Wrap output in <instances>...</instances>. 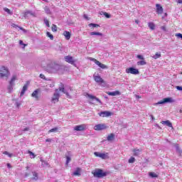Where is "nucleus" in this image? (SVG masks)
<instances>
[{
  "instance_id": "1",
  "label": "nucleus",
  "mask_w": 182,
  "mask_h": 182,
  "mask_svg": "<svg viewBox=\"0 0 182 182\" xmlns=\"http://www.w3.org/2000/svg\"><path fill=\"white\" fill-rule=\"evenodd\" d=\"M59 92H62L63 93H64V95H66L68 99H70V95H69V92H72V88H65L63 87H60L59 90H55V92H54L51 98V102L53 103H58V102H59V98L60 97V94L59 93Z\"/></svg>"
},
{
  "instance_id": "2",
  "label": "nucleus",
  "mask_w": 182,
  "mask_h": 182,
  "mask_svg": "<svg viewBox=\"0 0 182 182\" xmlns=\"http://www.w3.org/2000/svg\"><path fill=\"white\" fill-rule=\"evenodd\" d=\"M60 69V65L55 64V63H51L47 65L46 70L48 72V73H56L58 70Z\"/></svg>"
},
{
  "instance_id": "3",
  "label": "nucleus",
  "mask_w": 182,
  "mask_h": 182,
  "mask_svg": "<svg viewBox=\"0 0 182 182\" xmlns=\"http://www.w3.org/2000/svg\"><path fill=\"white\" fill-rule=\"evenodd\" d=\"M92 174H93L94 177H96L97 178H102V177H106V176H107V172H105L102 169L97 168L92 171Z\"/></svg>"
},
{
  "instance_id": "4",
  "label": "nucleus",
  "mask_w": 182,
  "mask_h": 182,
  "mask_svg": "<svg viewBox=\"0 0 182 182\" xmlns=\"http://www.w3.org/2000/svg\"><path fill=\"white\" fill-rule=\"evenodd\" d=\"M93 79L95 82H96V83L100 85L101 86H102V87H105L106 86V82L105 81V80H103V78H102V77H100V75H99V74L95 73L93 75Z\"/></svg>"
},
{
  "instance_id": "5",
  "label": "nucleus",
  "mask_w": 182,
  "mask_h": 182,
  "mask_svg": "<svg viewBox=\"0 0 182 182\" xmlns=\"http://www.w3.org/2000/svg\"><path fill=\"white\" fill-rule=\"evenodd\" d=\"M10 75L8 68L4 65L0 67V77H9Z\"/></svg>"
},
{
  "instance_id": "6",
  "label": "nucleus",
  "mask_w": 182,
  "mask_h": 182,
  "mask_svg": "<svg viewBox=\"0 0 182 182\" xmlns=\"http://www.w3.org/2000/svg\"><path fill=\"white\" fill-rule=\"evenodd\" d=\"M94 155L95 156V157H99L102 160H107L109 159V153L105 151L94 152Z\"/></svg>"
},
{
  "instance_id": "7",
  "label": "nucleus",
  "mask_w": 182,
  "mask_h": 182,
  "mask_svg": "<svg viewBox=\"0 0 182 182\" xmlns=\"http://www.w3.org/2000/svg\"><path fill=\"white\" fill-rule=\"evenodd\" d=\"M165 103H174V100L171 97L164 98L163 100L155 103L154 105L157 106V105H164Z\"/></svg>"
},
{
  "instance_id": "8",
  "label": "nucleus",
  "mask_w": 182,
  "mask_h": 182,
  "mask_svg": "<svg viewBox=\"0 0 182 182\" xmlns=\"http://www.w3.org/2000/svg\"><path fill=\"white\" fill-rule=\"evenodd\" d=\"M107 129V126L106 124H97L94 127V130L97 132H100V130H106Z\"/></svg>"
},
{
  "instance_id": "9",
  "label": "nucleus",
  "mask_w": 182,
  "mask_h": 182,
  "mask_svg": "<svg viewBox=\"0 0 182 182\" xmlns=\"http://www.w3.org/2000/svg\"><path fill=\"white\" fill-rule=\"evenodd\" d=\"M126 73H131V75H139L140 72L139 70H137V68L131 67L126 69Z\"/></svg>"
},
{
  "instance_id": "10",
  "label": "nucleus",
  "mask_w": 182,
  "mask_h": 182,
  "mask_svg": "<svg viewBox=\"0 0 182 182\" xmlns=\"http://www.w3.org/2000/svg\"><path fill=\"white\" fill-rule=\"evenodd\" d=\"M89 60H91L92 62H94L95 65L99 66V68H101V69H106V65L105 64H102V63H100L97 60L93 58H89Z\"/></svg>"
},
{
  "instance_id": "11",
  "label": "nucleus",
  "mask_w": 182,
  "mask_h": 182,
  "mask_svg": "<svg viewBox=\"0 0 182 182\" xmlns=\"http://www.w3.org/2000/svg\"><path fill=\"white\" fill-rule=\"evenodd\" d=\"M87 125L85 124L77 125L74 127V130L75 132H83V130H86Z\"/></svg>"
},
{
  "instance_id": "12",
  "label": "nucleus",
  "mask_w": 182,
  "mask_h": 182,
  "mask_svg": "<svg viewBox=\"0 0 182 182\" xmlns=\"http://www.w3.org/2000/svg\"><path fill=\"white\" fill-rule=\"evenodd\" d=\"M29 16H33V18H36V13L33 11L28 10L24 12V18H29Z\"/></svg>"
},
{
  "instance_id": "13",
  "label": "nucleus",
  "mask_w": 182,
  "mask_h": 182,
  "mask_svg": "<svg viewBox=\"0 0 182 182\" xmlns=\"http://www.w3.org/2000/svg\"><path fill=\"white\" fill-rule=\"evenodd\" d=\"M65 62H67V63H70V65H75V62H76V60H75V59H73V57L70 56V55H67L64 58Z\"/></svg>"
},
{
  "instance_id": "14",
  "label": "nucleus",
  "mask_w": 182,
  "mask_h": 182,
  "mask_svg": "<svg viewBox=\"0 0 182 182\" xmlns=\"http://www.w3.org/2000/svg\"><path fill=\"white\" fill-rule=\"evenodd\" d=\"M98 114L100 117H109V116H112V112L108 111H102Z\"/></svg>"
},
{
  "instance_id": "15",
  "label": "nucleus",
  "mask_w": 182,
  "mask_h": 182,
  "mask_svg": "<svg viewBox=\"0 0 182 182\" xmlns=\"http://www.w3.org/2000/svg\"><path fill=\"white\" fill-rule=\"evenodd\" d=\"M39 89L35 90L31 94V97H34L36 100H39Z\"/></svg>"
},
{
  "instance_id": "16",
  "label": "nucleus",
  "mask_w": 182,
  "mask_h": 182,
  "mask_svg": "<svg viewBox=\"0 0 182 182\" xmlns=\"http://www.w3.org/2000/svg\"><path fill=\"white\" fill-rule=\"evenodd\" d=\"M87 97H88V99H91L92 100H96V102H98V103H100V105H103L102 101L99 98L96 97L94 95H92L90 94H87Z\"/></svg>"
},
{
  "instance_id": "17",
  "label": "nucleus",
  "mask_w": 182,
  "mask_h": 182,
  "mask_svg": "<svg viewBox=\"0 0 182 182\" xmlns=\"http://www.w3.org/2000/svg\"><path fill=\"white\" fill-rule=\"evenodd\" d=\"M156 14H158L159 15H161V14H163V7L157 4H156Z\"/></svg>"
},
{
  "instance_id": "18",
  "label": "nucleus",
  "mask_w": 182,
  "mask_h": 182,
  "mask_svg": "<svg viewBox=\"0 0 182 182\" xmlns=\"http://www.w3.org/2000/svg\"><path fill=\"white\" fill-rule=\"evenodd\" d=\"M107 95L109 96H120L121 93L119 91L107 92Z\"/></svg>"
},
{
  "instance_id": "19",
  "label": "nucleus",
  "mask_w": 182,
  "mask_h": 182,
  "mask_svg": "<svg viewBox=\"0 0 182 182\" xmlns=\"http://www.w3.org/2000/svg\"><path fill=\"white\" fill-rule=\"evenodd\" d=\"M161 124H164V126H168V127H173V124H171V122L169 120H166V121H162Z\"/></svg>"
},
{
  "instance_id": "20",
  "label": "nucleus",
  "mask_w": 182,
  "mask_h": 182,
  "mask_svg": "<svg viewBox=\"0 0 182 182\" xmlns=\"http://www.w3.org/2000/svg\"><path fill=\"white\" fill-rule=\"evenodd\" d=\"M16 80H18V77L16 75H13L10 82H9V84L13 85V86H15V81Z\"/></svg>"
},
{
  "instance_id": "21",
  "label": "nucleus",
  "mask_w": 182,
  "mask_h": 182,
  "mask_svg": "<svg viewBox=\"0 0 182 182\" xmlns=\"http://www.w3.org/2000/svg\"><path fill=\"white\" fill-rule=\"evenodd\" d=\"M26 90H28V85H24V86L23 87V89L21 92L20 97H22V96H23L25 95V92H26Z\"/></svg>"
},
{
  "instance_id": "22",
  "label": "nucleus",
  "mask_w": 182,
  "mask_h": 182,
  "mask_svg": "<svg viewBox=\"0 0 182 182\" xmlns=\"http://www.w3.org/2000/svg\"><path fill=\"white\" fill-rule=\"evenodd\" d=\"M90 36H103V33H100V32H96V31H92L90 33Z\"/></svg>"
},
{
  "instance_id": "23",
  "label": "nucleus",
  "mask_w": 182,
  "mask_h": 182,
  "mask_svg": "<svg viewBox=\"0 0 182 182\" xmlns=\"http://www.w3.org/2000/svg\"><path fill=\"white\" fill-rule=\"evenodd\" d=\"M107 141H113L114 140V134L112 133L107 136Z\"/></svg>"
},
{
  "instance_id": "24",
  "label": "nucleus",
  "mask_w": 182,
  "mask_h": 182,
  "mask_svg": "<svg viewBox=\"0 0 182 182\" xmlns=\"http://www.w3.org/2000/svg\"><path fill=\"white\" fill-rule=\"evenodd\" d=\"M173 146L176 148V153H178V154H181L182 150L181 149H180V146H178V144H175Z\"/></svg>"
},
{
  "instance_id": "25",
  "label": "nucleus",
  "mask_w": 182,
  "mask_h": 182,
  "mask_svg": "<svg viewBox=\"0 0 182 182\" xmlns=\"http://www.w3.org/2000/svg\"><path fill=\"white\" fill-rule=\"evenodd\" d=\"M63 35L64 36H65L67 41H69V39H70V33L69 31H64Z\"/></svg>"
},
{
  "instance_id": "26",
  "label": "nucleus",
  "mask_w": 182,
  "mask_h": 182,
  "mask_svg": "<svg viewBox=\"0 0 182 182\" xmlns=\"http://www.w3.org/2000/svg\"><path fill=\"white\" fill-rule=\"evenodd\" d=\"M82 170L80 168H77L74 172H73V176H80Z\"/></svg>"
},
{
  "instance_id": "27",
  "label": "nucleus",
  "mask_w": 182,
  "mask_h": 182,
  "mask_svg": "<svg viewBox=\"0 0 182 182\" xmlns=\"http://www.w3.org/2000/svg\"><path fill=\"white\" fill-rule=\"evenodd\" d=\"M148 26L149 28H151V31H154V29L156 28V25L153 22H149L148 23Z\"/></svg>"
},
{
  "instance_id": "28",
  "label": "nucleus",
  "mask_w": 182,
  "mask_h": 182,
  "mask_svg": "<svg viewBox=\"0 0 182 182\" xmlns=\"http://www.w3.org/2000/svg\"><path fill=\"white\" fill-rule=\"evenodd\" d=\"M72 152L68 151L67 154H65L66 160H71L72 159Z\"/></svg>"
},
{
  "instance_id": "29",
  "label": "nucleus",
  "mask_w": 182,
  "mask_h": 182,
  "mask_svg": "<svg viewBox=\"0 0 182 182\" xmlns=\"http://www.w3.org/2000/svg\"><path fill=\"white\" fill-rule=\"evenodd\" d=\"M134 156H139L141 153V150L135 149L133 150Z\"/></svg>"
},
{
  "instance_id": "30",
  "label": "nucleus",
  "mask_w": 182,
  "mask_h": 182,
  "mask_svg": "<svg viewBox=\"0 0 182 182\" xmlns=\"http://www.w3.org/2000/svg\"><path fill=\"white\" fill-rule=\"evenodd\" d=\"M33 173V177L32 179L35 180L36 181H38V173L36 172H32Z\"/></svg>"
},
{
  "instance_id": "31",
  "label": "nucleus",
  "mask_w": 182,
  "mask_h": 182,
  "mask_svg": "<svg viewBox=\"0 0 182 182\" xmlns=\"http://www.w3.org/2000/svg\"><path fill=\"white\" fill-rule=\"evenodd\" d=\"M147 63L144 61V60H142L141 61L137 62L138 66H144V65H146Z\"/></svg>"
},
{
  "instance_id": "32",
  "label": "nucleus",
  "mask_w": 182,
  "mask_h": 182,
  "mask_svg": "<svg viewBox=\"0 0 182 182\" xmlns=\"http://www.w3.org/2000/svg\"><path fill=\"white\" fill-rule=\"evenodd\" d=\"M14 86H15V85H14L9 83V87H8V91L9 92V93H11V92H13V90H14Z\"/></svg>"
},
{
  "instance_id": "33",
  "label": "nucleus",
  "mask_w": 182,
  "mask_h": 182,
  "mask_svg": "<svg viewBox=\"0 0 182 182\" xmlns=\"http://www.w3.org/2000/svg\"><path fill=\"white\" fill-rule=\"evenodd\" d=\"M152 58L153 59H159V58H161V53H156Z\"/></svg>"
},
{
  "instance_id": "34",
  "label": "nucleus",
  "mask_w": 182,
  "mask_h": 182,
  "mask_svg": "<svg viewBox=\"0 0 182 182\" xmlns=\"http://www.w3.org/2000/svg\"><path fill=\"white\" fill-rule=\"evenodd\" d=\"M149 176L151 177L152 178H156V177H158L157 174H156V173L154 172H150L149 173Z\"/></svg>"
},
{
  "instance_id": "35",
  "label": "nucleus",
  "mask_w": 182,
  "mask_h": 182,
  "mask_svg": "<svg viewBox=\"0 0 182 182\" xmlns=\"http://www.w3.org/2000/svg\"><path fill=\"white\" fill-rule=\"evenodd\" d=\"M88 26H90V28H99L100 26H99V24L91 23L88 25Z\"/></svg>"
},
{
  "instance_id": "36",
  "label": "nucleus",
  "mask_w": 182,
  "mask_h": 182,
  "mask_svg": "<svg viewBox=\"0 0 182 182\" xmlns=\"http://www.w3.org/2000/svg\"><path fill=\"white\" fill-rule=\"evenodd\" d=\"M44 11H45L46 14H47V15L50 14V9H49V7L45 6Z\"/></svg>"
},
{
  "instance_id": "37",
  "label": "nucleus",
  "mask_w": 182,
  "mask_h": 182,
  "mask_svg": "<svg viewBox=\"0 0 182 182\" xmlns=\"http://www.w3.org/2000/svg\"><path fill=\"white\" fill-rule=\"evenodd\" d=\"M28 154L31 159H35V157H36V155H35V154L31 151H28Z\"/></svg>"
},
{
  "instance_id": "38",
  "label": "nucleus",
  "mask_w": 182,
  "mask_h": 182,
  "mask_svg": "<svg viewBox=\"0 0 182 182\" xmlns=\"http://www.w3.org/2000/svg\"><path fill=\"white\" fill-rule=\"evenodd\" d=\"M4 11L5 12H6L9 15H12V14H13L12 11L11 10H9V9H8V8H4Z\"/></svg>"
},
{
  "instance_id": "39",
  "label": "nucleus",
  "mask_w": 182,
  "mask_h": 182,
  "mask_svg": "<svg viewBox=\"0 0 182 182\" xmlns=\"http://www.w3.org/2000/svg\"><path fill=\"white\" fill-rule=\"evenodd\" d=\"M44 23H46L47 28H50V25H49V21L48 18H44Z\"/></svg>"
},
{
  "instance_id": "40",
  "label": "nucleus",
  "mask_w": 182,
  "mask_h": 182,
  "mask_svg": "<svg viewBox=\"0 0 182 182\" xmlns=\"http://www.w3.org/2000/svg\"><path fill=\"white\" fill-rule=\"evenodd\" d=\"M51 30L53 32H57L58 31V27L56 26V25L53 24L52 28H51Z\"/></svg>"
},
{
  "instance_id": "41",
  "label": "nucleus",
  "mask_w": 182,
  "mask_h": 182,
  "mask_svg": "<svg viewBox=\"0 0 182 182\" xmlns=\"http://www.w3.org/2000/svg\"><path fill=\"white\" fill-rule=\"evenodd\" d=\"M3 154H5L6 156H8V157H12V156H14V154H10L9 152H8V151H4V152H3Z\"/></svg>"
},
{
  "instance_id": "42",
  "label": "nucleus",
  "mask_w": 182,
  "mask_h": 182,
  "mask_svg": "<svg viewBox=\"0 0 182 182\" xmlns=\"http://www.w3.org/2000/svg\"><path fill=\"white\" fill-rule=\"evenodd\" d=\"M55 132H58V127L53 128L48 131V133H53Z\"/></svg>"
},
{
  "instance_id": "43",
  "label": "nucleus",
  "mask_w": 182,
  "mask_h": 182,
  "mask_svg": "<svg viewBox=\"0 0 182 182\" xmlns=\"http://www.w3.org/2000/svg\"><path fill=\"white\" fill-rule=\"evenodd\" d=\"M19 44L23 46V49L25 48V46H26V44L23 43V41L22 40L19 41Z\"/></svg>"
},
{
  "instance_id": "44",
  "label": "nucleus",
  "mask_w": 182,
  "mask_h": 182,
  "mask_svg": "<svg viewBox=\"0 0 182 182\" xmlns=\"http://www.w3.org/2000/svg\"><path fill=\"white\" fill-rule=\"evenodd\" d=\"M47 36H48L51 41H53V35L50 34L49 32H47Z\"/></svg>"
},
{
  "instance_id": "45",
  "label": "nucleus",
  "mask_w": 182,
  "mask_h": 182,
  "mask_svg": "<svg viewBox=\"0 0 182 182\" xmlns=\"http://www.w3.org/2000/svg\"><path fill=\"white\" fill-rule=\"evenodd\" d=\"M42 166L43 167H48V163L46 162V161H42Z\"/></svg>"
},
{
  "instance_id": "46",
  "label": "nucleus",
  "mask_w": 182,
  "mask_h": 182,
  "mask_svg": "<svg viewBox=\"0 0 182 182\" xmlns=\"http://www.w3.org/2000/svg\"><path fill=\"white\" fill-rule=\"evenodd\" d=\"M136 58H137L138 59H141V60H144V57H143V55H138L136 56Z\"/></svg>"
},
{
  "instance_id": "47",
  "label": "nucleus",
  "mask_w": 182,
  "mask_h": 182,
  "mask_svg": "<svg viewBox=\"0 0 182 182\" xmlns=\"http://www.w3.org/2000/svg\"><path fill=\"white\" fill-rule=\"evenodd\" d=\"M104 16L105 18H110V14H107V12H104Z\"/></svg>"
},
{
  "instance_id": "48",
  "label": "nucleus",
  "mask_w": 182,
  "mask_h": 182,
  "mask_svg": "<svg viewBox=\"0 0 182 182\" xmlns=\"http://www.w3.org/2000/svg\"><path fill=\"white\" fill-rule=\"evenodd\" d=\"M40 77H41V79H46L45 75H43V74H41V75H40Z\"/></svg>"
},
{
  "instance_id": "49",
  "label": "nucleus",
  "mask_w": 182,
  "mask_h": 182,
  "mask_svg": "<svg viewBox=\"0 0 182 182\" xmlns=\"http://www.w3.org/2000/svg\"><path fill=\"white\" fill-rule=\"evenodd\" d=\"M177 90H182V87L181 86H176Z\"/></svg>"
},
{
  "instance_id": "50",
  "label": "nucleus",
  "mask_w": 182,
  "mask_h": 182,
  "mask_svg": "<svg viewBox=\"0 0 182 182\" xmlns=\"http://www.w3.org/2000/svg\"><path fill=\"white\" fill-rule=\"evenodd\" d=\"M83 16H84L85 19H87V21H89V17H87V15L84 14Z\"/></svg>"
},
{
  "instance_id": "51",
  "label": "nucleus",
  "mask_w": 182,
  "mask_h": 182,
  "mask_svg": "<svg viewBox=\"0 0 182 182\" xmlns=\"http://www.w3.org/2000/svg\"><path fill=\"white\" fill-rule=\"evenodd\" d=\"M26 168L27 170H31V168H32V165L27 166Z\"/></svg>"
},
{
  "instance_id": "52",
  "label": "nucleus",
  "mask_w": 182,
  "mask_h": 182,
  "mask_svg": "<svg viewBox=\"0 0 182 182\" xmlns=\"http://www.w3.org/2000/svg\"><path fill=\"white\" fill-rule=\"evenodd\" d=\"M16 107H19V106H21V103L17 102H16Z\"/></svg>"
},
{
  "instance_id": "53",
  "label": "nucleus",
  "mask_w": 182,
  "mask_h": 182,
  "mask_svg": "<svg viewBox=\"0 0 182 182\" xmlns=\"http://www.w3.org/2000/svg\"><path fill=\"white\" fill-rule=\"evenodd\" d=\"M46 142H48V143H50V141H52V139H47L46 140Z\"/></svg>"
},
{
  "instance_id": "54",
  "label": "nucleus",
  "mask_w": 182,
  "mask_h": 182,
  "mask_svg": "<svg viewBox=\"0 0 182 182\" xmlns=\"http://www.w3.org/2000/svg\"><path fill=\"white\" fill-rule=\"evenodd\" d=\"M7 167L8 168H12V166H11L10 164H7Z\"/></svg>"
},
{
  "instance_id": "55",
  "label": "nucleus",
  "mask_w": 182,
  "mask_h": 182,
  "mask_svg": "<svg viewBox=\"0 0 182 182\" xmlns=\"http://www.w3.org/2000/svg\"><path fill=\"white\" fill-rule=\"evenodd\" d=\"M177 4H182V0H176Z\"/></svg>"
},
{
  "instance_id": "56",
  "label": "nucleus",
  "mask_w": 182,
  "mask_h": 182,
  "mask_svg": "<svg viewBox=\"0 0 182 182\" xmlns=\"http://www.w3.org/2000/svg\"><path fill=\"white\" fill-rule=\"evenodd\" d=\"M129 164L134 163V160H129Z\"/></svg>"
},
{
  "instance_id": "57",
  "label": "nucleus",
  "mask_w": 182,
  "mask_h": 182,
  "mask_svg": "<svg viewBox=\"0 0 182 182\" xmlns=\"http://www.w3.org/2000/svg\"><path fill=\"white\" fill-rule=\"evenodd\" d=\"M28 130H29V128H25L24 129H23V132H28Z\"/></svg>"
},
{
  "instance_id": "58",
  "label": "nucleus",
  "mask_w": 182,
  "mask_h": 182,
  "mask_svg": "<svg viewBox=\"0 0 182 182\" xmlns=\"http://www.w3.org/2000/svg\"><path fill=\"white\" fill-rule=\"evenodd\" d=\"M151 120H154L155 119V118H154V117L153 115H151Z\"/></svg>"
},
{
  "instance_id": "59",
  "label": "nucleus",
  "mask_w": 182,
  "mask_h": 182,
  "mask_svg": "<svg viewBox=\"0 0 182 182\" xmlns=\"http://www.w3.org/2000/svg\"><path fill=\"white\" fill-rule=\"evenodd\" d=\"M129 160H134V157H131Z\"/></svg>"
},
{
  "instance_id": "60",
  "label": "nucleus",
  "mask_w": 182,
  "mask_h": 182,
  "mask_svg": "<svg viewBox=\"0 0 182 182\" xmlns=\"http://www.w3.org/2000/svg\"><path fill=\"white\" fill-rule=\"evenodd\" d=\"M161 29H163L164 31L166 29V27H164V26H162L161 27Z\"/></svg>"
},
{
  "instance_id": "61",
  "label": "nucleus",
  "mask_w": 182,
  "mask_h": 182,
  "mask_svg": "<svg viewBox=\"0 0 182 182\" xmlns=\"http://www.w3.org/2000/svg\"><path fill=\"white\" fill-rule=\"evenodd\" d=\"M68 164H69V161H66V166H68Z\"/></svg>"
},
{
  "instance_id": "62",
  "label": "nucleus",
  "mask_w": 182,
  "mask_h": 182,
  "mask_svg": "<svg viewBox=\"0 0 182 182\" xmlns=\"http://www.w3.org/2000/svg\"><path fill=\"white\" fill-rule=\"evenodd\" d=\"M137 99H140V97L139 95H136Z\"/></svg>"
},
{
  "instance_id": "63",
  "label": "nucleus",
  "mask_w": 182,
  "mask_h": 182,
  "mask_svg": "<svg viewBox=\"0 0 182 182\" xmlns=\"http://www.w3.org/2000/svg\"><path fill=\"white\" fill-rule=\"evenodd\" d=\"M135 22H136V23H139V21L138 20H136Z\"/></svg>"
},
{
  "instance_id": "64",
  "label": "nucleus",
  "mask_w": 182,
  "mask_h": 182,
  "mask_svg": "<svg viewBox=\"0 0 182 182\" xmlns=\"http://www.w3.org/2000/svg\"><path fill=\"white\" fill-rule=\"evenodd\" d=\"M104 97H105V99H107V95L104 96Z\"/></svg>"
}]
</instances>
